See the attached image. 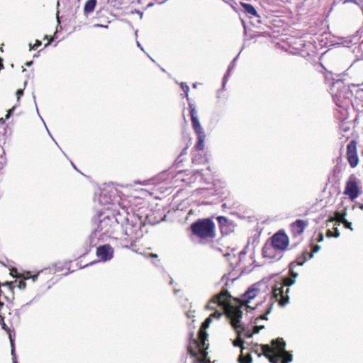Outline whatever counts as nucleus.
Returning <instances> with one entry per match:
<instances>
[{"label":"nucleus","instance_id":"obj_1","mask_svg":"<svg viewBox=\"0 0 363 363\" xmlns=\"http://www.w3.org/2000/svg\"><path fill=\"white\" fill-rule=\"evenodd\" d=\"M127 216H128V213L125 208L100 213L96 228L90 236L91 242L96 245L95 239L104 240L107 238L112 237L121 223L127 219Z\"/></svg>","mask_w":363,"mask_h":363},{"label":"nucleus","instance_id":"obj_2","mask_svg":"<svg viewBox=\"0 0 363 363\" xmlns=\"http://www.w3.org/2000/svg\"><path fill=\"white\" fill-rule=\"evenodd\" d=\"M221 315L222 313L219 311H216L214 313L210 315L202 324L201 328L199 330V340H196L195 339L192 340V343L195 346V348H193L192 346H189L188 348L189 352L192 357H196L199 354L200 355V357L198 358V360L200 363L210 362V360L207 358L208 352H206V350L208 346H206V341L208 339V334L205 330L209 327L213 318L218 319Z\"/></svg>","mask_w":363,"mask_h":363},{"label":"nucleus","instance_id":"obj_3","mask_svg":"<svg viewBox=\"0 0 363 363\" xmlns=\"http://www.w3.org/2000/svg\"><path fill=\"white\" fill-rule=\"evenodd\" d=\"M123 229V234L120 238L119 246L130 248L143 237L142 225L133 215L127 216V219L120 224Z\"/></svg>","mask_w":363,"mask_h":363},{"label":"nucleus","instance_id":"obj_4","mask_svg":"<svg viewBox=\"0 0 363 363\" xmlns=\"http://www.w3.org/2000/svg\"><path fill=\"white\" fill-rule=\"evenodd\" d=\"M228 294L227 292H223L219 295L214 296L207 304L206 308L208 310H215L216 307L225 308L227 316L230 319L232 326L238 331L241 328L240 320L242 317V311L240 306L234 307L233 306H226Z\"/></svg>","mask_w":363,"mask_h":363},{"label":"nucleus","instance_id":"obj_5","mask_svg":"<svg viewBox=\"0 0 363 363\" xmlns=\"http://www.w3.org/2000/svg\"><path fill=\"white\" fill-rule=\"evenodd\" d=\"M191 228L194 235L201 238H213L214 223L209 219L199 220L191 224Z\"/></svg>","mask_w":363,"mask_h":363},{"label":"nucleus","instance_id":"obj_6","mask_svg":"<svg viewBox=\"0 0 363 363\" xmlns=\"http://www.w3.org/2000/svg\"><path fill=\"white\" fill-rule=\"evenodd\" d=\"M296 280L294 278H286L283 281V284L280 286H277L273 289L274 297L276 298L281 306H286L289 301V296L288 295L289 289L287 288L284 291V288L285 286H290L294 284Z\"/></svg>","mask_w":363,"mask_h":363},{"label":"nucleus","instance_id":"obj_7","mask_svg":"<svg viewBox=\"0 0 363 363\" xmlns=\"http://www.w3.org/2000/svg\"><path fill=\"white\" fill-rule=\"evenodd\" d=\"M271 245L277 251L284 252L289 246V238L284 233H277L272 237Z\"/></svg>","mask_w":363,"mask_h":363},{"label":"nucleus","instance_id":"obj_8","mask_svg":"<svg viewBox=\"0 0 363 363\" xmlns=\"http://www.w3.org/2000/svg\"><path fill=\"white\" fill-rule=\"evenodd\" d=\"M347 159L352 168L356 167L359 164L357 142L352 140L347 146Z\"/></svg>","mask_w":363,"mask_h":363},{"label":"nucleus","instance_id":"obj_9","mask_svg":"<svg viewBox=\"0 0 363 363\" xmlns=\"http://www.w3.org/2000/svg\"><path fill=\"white\" fill-rule=\"evenodd\" d=\"M113 247L110 245L106 244L98 247L96 255L101 261L106 262L113 258Z\"/></svg>","mask_w":363,"mask_h":363},{"label":"nucleus","instance_id":"obj_10","mask_svg":"<svg viewBox=\"0 0 363 363\" xmlns=\"http://www.w3.org/2000/svg\"><path fill=\"white\" fill-rule=\"evenodd\" d=\"M344 194L348 196L352 201L358 197L359 186L354 178H350L346 183Z\"/></svg>","mask_w":363,"mask_h":363},{"label":"nucleus","instance_id":"obj_11","mask_svg":"<svg viewBox=\"0 0 363 363\" xmlns=\"http://www.w3.org/2000/svg\"><path fill=\"white\" fill-rule=\"evenodd\" d=\"M259 292V289L254 286L249 288L248 290L241 296V305L251 308V306H249V303H250L251 300L257 296Z\"/></svg>","mask_w":363,"mask_h":363},{"label":"nucleus","instance_id":"obj_12","mask_svg":"<svg viewBox=\"0 0 363 363\" xmlns=\"http://www.w3.org/2000/svg\"><path fill=\"white\" fill-rule=\"evenodd\" d=\"M308 225V222L303 220H296L294 223L291 224V230L293 234L295 236L301 235L306 226Z\"/></svg>","mask_w":363,"mask_h":363},{"label":"nucleus","instance_id":"obj_13","mask_svg":"<svg viewBox=\"0 0 363 363\" xmlns=\"http://www.w3.org/2000/svg\"><path fill=\"white\" fill-rule=\"evenodd\" d=\"M197 135L198 142L196 145V147L199 150H203L204 149V144L206 140V134L203 128H199L194 129Z\"/></svg>","mask_w":363,"mask_h":363},{"label":"nucleus","instance_id":"obj_14","mask_svg":"<svg viewBox=\"0 0 363 363\" xmlns=\"http://www.w3.org/2000/svg\"><path fill=\"white\" fill-rule=\"evenodd\" d=\"M276 249L269 243H267L262 248V255L264 257L274 259L276 257Z\"/></svg>","mask_w":363,"mask_h":363},{"label":"nucleus","instance_id":"obj_15","mask_svg":"<svg viewBox=\"0 0 363 363\" xmlns=\"http://www.w3.org/2000/svg\"><path fill=\"white\" fill-rule=\"evenodd\" d=\"M190 114L192 122V127L194 129L201 128V125L199 122V118L196 114V108L193 106V105L190 104Z\"/></svg>","mask_w":363,"mask_h":363},{"label":"nucleus","instance_id":"obj_16","mask_svg":"<svg viewBox=\"0 0 363 363\" xmlns=\"http://www.w3.org/2000/svg\"><path fill=\"white\" fill-rule=\"evenodd\" d=\"M241 6L244 8L245 12L250 16L259 17L255 6L250 4L241 3Z\"/></svg>","mask_w":363,"mask_h":363},{"label":"nucleus","instance_id":"obj_17","mask_svg":"<svg viewBox=\"0 0 363 363\" xmlns=\"http://www.w3.org/2000/svg\"><path fill=\"white\" fill-rule=\"evenodd\" d=\"M272 345L277 350L279 354H282L285 350L286 344L282 339L272 340Z\"/></svg>","mask_w":363,"mask_h":363},{"label":"nucleus","instance_id":"obj_18","mask_svg":"<svg viewBox=\"0 0 363 363\" xmlns=\"http://www.w3.org/2000/svg\"><path fill=\"white\" fill-rule=\"evenodd\" d=\"M96 6V0H87L84 4V12L85 14L91 13L94 11Z\"/></svg>","mask_w":363,"mask_h":363},{"label":"nucleus","instance_id":"obj_19","mask_svg":"<svg viewBox=\"0 0 363 363\" xmlns=\"http://www.w3.org/2000/svg\"><path fill=\"white\" fill-rule=\"evenodd\" d=\"M272 310V303H271L269 305V308H267V311H266V313L264 314L261 315L260 316H259L258 318H257L255 319V323L256 324H258L261 320H267V315L271 313Z\"/></svg>","mask_w":363,"mask_h":363},{"label":"nucleus","instance_id":"obj_20","mask_svg":"<svg viewBox=\"0 0 363 363\" xmlns=\"http://www.w3.org/2000/svg\"><path fill=\"white\" fill-rule=\"evenodd\" d=\"M238 57V55H237L234 59L233 60L230 62L229 67H228V72H227V74L224 76L223 77V86L226 83V81H227V77H228V75L230 74V72L231 69H233L234 68V66H235V63L237 60Z\"/></svg>","mask_w":363,"mask_h":363},{"label":"nucleus","instance_id":"obj_21","mask_svg":"<svg viewBox=\"0 0 363 363\" xmlns=\"http://www.w3.org/2000/svg\"><path fill=\"white\" fill-rule=\"evenodd\" d=\"M281 354H282L281 357H283V359H283L284 363H289L293 361V356L289 352L284 351Z\"/></svg>","mask_w":363,"mask_h":363},{"label":"nucleus","instance_id":"obj_22","mask_svg":"<svg viewBox=\"0 0 363 363\" xmlns=\"http://www.w3.org/2000/svg\"><path fill=\"white\" fill-rule=\"evenodd\" d=\"M262 350L263 354L265 357H269V354L274 352V348H271L267 345H262Z\"/></svg>","mask_w":363,"mask_h":363},{"label":"nucleus","instance_id":"obj_23","mask_svg":"<svg viewBox=\"0 0 363 363\" xmlns=\"http://www.w3.org/2000/svg\"><path fill=\"white\" fill-rule=\"evenodd\" d=\"M346 216V211H344L343 213L336 212L335 213V218L337 221L343 223V220L345 219Z\"/></svg>","mask_w":363,"mask_h":363},{"label":"nucleus","instance_id":"obj_24","mask_svg":"<svg viewBox=\"0 0 363 363\" xmlns=\"http://www.w3.org/2000/svg\"><path fill=\"white\" fill-rule=\"evenodd\" d=\"M238 361L240 363H252V359L251 356L247 355L246 357L240 356Z\"/></svg>","mask_w":363,"mask_h":363},{"label":"nucleus","instance_id":"obj_25","mask_svg":"<svg viewBox=\"0 0 363 363\" xmlns=\"http://www.w3.org/2000/svg\"><path fill=\"white\" fill-rule=\"evenodd\" d=\"M353 3L359 6L363 11V0H345L344 4Z\"/></svg>","mask_w":363,"mask_h":363},{"label":"nucleus","instance_id":"obj_26","mask_svg":"<svg viewBox=\"0 0 363 363\" xmlns=\"http://www.w3.org/2000/svg\"><path fill=\"white\" fill-rule=\"evenodd\" d=\"M281 357H282L281 354L277 353V354H275L274 356L269 355V357H267L269 359V360L271 363H277L279 359L281 358Z\"/></svg>","mask_w":363,"mask_h":363},{"label":"nucleus","instance_id":"obj_27","mask_svg":"<svg viewBox=\"0 0 363 363\" xmlns=\"http://www.w3.org/2000/svg\"><path fill=\"white\" fill-rule=\"evenodd\" d=\"M180 86L182 89L184 91L186 99H189V86L184 82H182Z\"/></svg>","mask_w":363,"mask_h":363},{"label":"nucleus","instance_id":"obj_28","mask_svg":"<svg viewBox=\"0 0 363 363\" xmlns=\"http://www.w3.org/2000/svg\"><path fill=\"white\" fill-rule=\"evenodd\" d=\"M10 341H11V355L13 356V363H17L15 349H14V343L11 337H10Z\"/></svg>","mask_w":363,"mask_h":363},{"label":"nucleus","instance_id":"obj_29","mask_svg":"<svg viewBox=\"0 0 363 363\" xmlns=\"http://www.w3.org/2000/svg\"><path fill=\"white\" fill-rule=\"evenodd\" d=\"M243 343L244 341L240 338H238V340L233 341V345L235 347H241L242 350L244 349V347H242Z\"/></svg>","mask_w":363,"mask_h":363},{"label":"nucleus","instance_id":"obj_30","mask_svg":"<svg viewBox=\"0 0 363 363\" xmlns=\"http://www.w3.org/2000/svg\"><path fill=\"white\" fill-rule=\"evenodd\" d=\"M292 265H293V263H291L290 264V274L291 276V278H294V279L296 280V278L298 277V273L297 272H295L293 269H292Z\"/></svg>","mask_w":363,"mask_h":363},{"label":"nucleus","instance_id":"obj_31","mask_svg":"<svg viewBox=\"0 0 363 363\" xmlns=\"http://www.w3.org/2000/svg\"><path fill=\"white\" fill-rule=\"evenodd\" d=\"M186 152H187V148H184V149L182 150V152H181V154L179 155V156L177 158V160H176V162H177V163H180V162H182V160H180V158H181V157H182V156H183V155H186Z\"/></svg>","mask_w":363,"mask_h":363},{"label":"nucleus","instance_id":"obj_32","mask_svg":"<svg viewBox=\"0 0 363 363\" xmlns=\"http://www.w3.org/2000/svg\"><path fill=\"white\" fill-rule=\"evenodd\" d=\"M306 255H307V252H305L303 253V260H298V261H297V265H298V266H302V265H303V264H304V263H305V262H306V261L307 260V259H306Z\"/></svg>","mask_w":363,"mask_h":363},{"label":"nucleus","instance_id":"obj_33","mask_svg":"<svg viewBox=\"0 0 363 363\" xmlns=\"http://www.w3.org/2000/svg\"><path fill=\"white\" fill-rule=\"evenodd\" d=\"M320 247L319 245H315L313 247L312 252L310 254V258H313L314 253L318 252L320 250Z\"/></svg>","mask_w":363,"mask_h":363},{"label":"nucleus","instance_id":"obj_34","mask_svg":"<svg viewBox=\"0 0 363 363\" xmlns=\"http://www.w3.org/2000/svg\"><path fill=\"white\" fill-rule=\"evenodd\" d=\"M42 44L41 41L39 40H37L35 41V43L32 46L31 44H30V49H33V50H35L37 49L39 46H40Z\"/></svg>","mask_w":363,"mask_h":363},{"label":"nucleus","instance_id":"obj_35","mask_svg":"<svg viewBox=\"0 0 363 363\" xmlns=\"http://www.w3.org/2000/svg\"><path fill=\"white\" fill-rule=\"evenodd\" d=\"M105 197H106V196L104 194H101L100 196H99V201H100V202L104 203H108L109 200H110V198H108L107 199H105V201H104V199H105Z\"/></svg>","mask_w":363,"mask_h":363},{"label":"nucleus","instance_id":"obj_36","mask_svg":"<svg viewBox=\"0 0 363 363\" xmlns=\"http://www.w3.org/2000/svg\"><path fill=\"white\" fill-rule=\"evenodd\" d=\"M264 328V325H255L254 327L253 333H258L260 331V330L263 329Z\"/></svg>","mask_w":363,"mask_h":363},{"label":"nucleus","instance_id":"obj_37","mask_svg":"<svg viewBox=\"0 0 363 363\" xmlns=\"http://www.w3.org/2000/svg\"><path fill=\"white\" fill-rule=\"evenodd\" d=\"M343 224L345 225V228L350 229L351 230H353L352 227V223L347 220H343Z\"/></svg>","mask_w":363,"mask_h":363},{"label":"nucleus","instance_id":"obj_38","mask_svg":"<svg viewBox=\"0 0 363 363\" xmlns=\"http://www.w3.org/2000/svg\"><path fill=\"white\" fill-rule=\"evenodd\" d=\"M218 220L220 224H223L228 221L227 218L224 216H219L218 218Z\"/></svg>","mask_w":363,"mask_h":363},{"label":"nucleus","instance_id":"obj_39","mask_svg":"<svg viewBox=\"0 0 363 363\" xmlns=\"http://www.w3.org/2000/svg\"><path fill=\"white\" fill-rule=\"evenodd\" d=\"M23 89H19L17 90L16 95H17V100L18 101L20 99V97L23 95Z\"/></svg>","mask_w":363,"mask_h":363},{"label":"nucleus","instance_id":"obj_40","mask_svg":"<svg viewBox=\"0 0 363 363\" xmlns=\"http://www.w3.org/2000/svg\"><path fill=\"white\" fill-rule=\"evenodd\" d=\"M15 107L13 106L12 108L9 110L7 114L6 115L5 119H9L11 115V113L13 111Z\"/></svg>","mask_w":363,"mask_h":363},{"label":"nucleus","instance_id":"obj_41","mask_svg":"<svg viewBox=\"0 0 363 363\" xmlns=\"http://www.w3.org/2000/svg\"><path fill=\"white\" fill-rule=\"evenodd\" d=\"M26 287V283L24 281H21L19 283V288L24 289Z\"/></svg>","mask_w":363,"mask_h":363},{"label":"nucleus","instance_id":"obj_42","mask_svg":"<svg viewBox=\"0 0 363 363\" xmlns=\"http://www.w3.org/2000/svg\"><path fill=\"white\" fill-rule=\"evenodd\" d=\"M340 232L338 231V230L336 229L335 233L333 236L335 238H338L340 236Z\"/></svg>","mask_w":363,"mask_h":363},{"label":"nucleus","instance_id":"obj_43","mask_svg":"<svg viewBox=\"0 0 363 363\" xmlns=\"http://www.w3.org/2000/svg\"><path fill=\"white\" fill-rule=\"evenodd\" d=\"M136 43H137V46H138V48H139L142 51H144V49H143V48L141 46L140 43L138 41H137V42H136Z\"/></svg>","mask_w":363,"mask_h":363},{"label":"nucleus","instance_id":"obj_44","mask_svg":"<svg viewBox=\"0 0 363 363\" xmlns=\"http://www.w3.org/2000/svg\"><path fill=\"white\" fill-rule=\"evenodd\" d=\"M38 274L31 277V279H32L33 281H36V279L38 278Z\"/></svg>","mask_w":363,"mask_h":363},{"label":"nucleus","instance_id":"obj_45","mask_svg":"<svg viewBox=\"0 0 363 363\" xmlns=\"http://www.w3.org/2000/svg\"><path fill=\"white\" fill-rule=\"evenodd\" d=\"M95 26H96V27H104V28H107V26H103V25H101V24H96V25H95Z\"/></svg>","mask_w":363,"mask_h":363},{"label":"nucleus","instance_id":"obj_46","mask_svg":"<svg viewBox=\"0 0 363 363\" xmlns=\"http://www.w3.org/2000/svg\"><path fill=\"white\" fill-rule=\"evenodd\" d=\"M4 123H5V119H4V118H0V123H1V124H4Z\"/></svg>","mask_w":363,"mask_h":363},{"label":"nucleus","instance_id":"obj_47","mask_svg":"<svg viewBox=\"0 0 363 363\" xmlns=\"http://www.w3.org/2000/svg\"><path fill=\"white\" fill-rule=\"evenodd\" d=\"M2 328L6 330H7V327L4 323L2 324Z\"/></svg>","mask_w":363,"mask_h":363},{"label":"nucleus","instance_id":"obj_48","mask_svg":"<svg viewBox=\"0 0 363 363\" xmlns=\"http://www.w3.org/2000/svg\"><path fill=\"white\" fill-rule=\"evenodd\" d=\"M328 236H329V237L333 236L332 233H331V231H330V230H329V231H328Z\"/></svg>","mask_w":363,"mask_h":363},{"label":"nucleus","instance_id":"obj_49","mask_svg":"<svg viewBox=\"0 0 363 363\" xmlns=\"http://www.w3.org/2000/svg\"><path fill=\"white\" fill-rule=\"evenodd\" d=\"M31 64H32V62H27V64H26V65H27L28 66H29V65H30Z\"/></svg>","mask_w":363,"mask_h":363},{"label":"nucleus","instance_id":"obj_50","mask_svg":"<svg viewBox=\"0 0 363 363\" xmlns=\"http://www.w3.org/2000/svg\"><path fill=\"white\" fill-rule=\"evenodd\" d=\"M135 35L137 36L138 35V30H135Z\"/></svg>","mask_w":363,"mask_h":363},{"label":"nucleus","instance_id":"obj_51","mask_svg":"<svg viewBox=\"0 0 363 363\" xmlns=\"http://www.w3.org/2000/svg\"><path fill=\"white\" fill-rule=\"evenodd\" d=\"M50 44V42H48L47 44H45V47H47L48 45H49Z\"/></svg>","mask_w":363,"mask_h":363},{"label":"nucleus","instance_id":"obj_52","mask_svg":"<svg viewBox=\"0 0 363 363\" xmlns=\"http://www.w3.org/2000/svg\"><path fill=\"white\" fill-rule=\"evenodd\" d=\"M193 87H194V88H196V84H193Z\"/></svg>","mask_w":363,"mask_h":363},{"label":"nucleus","instance_id":"obj_53","mask_svg":"<svg viewBox=\"0 0 363 363\" xmlns=\"http://www.w3.org/2000/svg\"><path fill=\"white\" fill-rule=\"evenodd\" d=\"M47 131H48V134L50 135V132L49 129L47 128Z\"/></svg>","mask_w":363,"mask_h":363},{"label":"nucleus","instance_id":"obj_54","mask_svg":"<svg viewBox=\"0 0 363 363\" xmlns=\"http://www.w3.org/2000/svg\"><path fill=\"white\" fill-rule=\"evenodd\" d=\"M47 131H48V134L50 135V132L49 129L47 128Z\"/></svg>","mask_w":363,"mask_h":363},{"label":"nucleus","instance_id":"obj_55","mask_svg":"<svg viewBox=\"0 0 363 363\" xmlns=\"http://www.w3.org/2000/svg\"><path fill=\"white\" fill-rule=\"evenodd\" d=\"M47 131H48V134L50 135V132L49 129L47 128Z\"/></svg>","mask_w":363,"mask_h":363},{"label":"nucleus","instance_id":"obj_56","mask_svg":"<svg viewBox=\"0 0 363 363\" xmlns=\"http://www.w3.org/2000/svg\"><path fill=\"white\" fill-rule=\"evenodd\" d=\"M321 240H323V236H321V238H319V241H321Z\"/></svg>","mask_w":363,"mask_h":363},{"label":"nucleus","instance_id":"obj_57","mask_svg":"<svg viewBox=\"0 0 363 363\" xmlns=\"http://www.w3.org/2000/svg\"><path fill=\"white\" fill-rule=\"evenodd\" d=\"M152 256L153 257H157V255H152Z\"/></svg>","mask_w":363,"mask_h":363},{"label":"nucleus","instance_id":"obj_58","mask_svg":"<svg viewBox=\"0 0 363 363\" xmlns=\"http://www.w3.org/2000/svg\"><path fill=\"white\" fill-rule=\"evenodd\" d=\"M360 208H362V209L363 208V205L360 206Z\"/></svg>","mask_w":363,"mask_h":363},{"label":"nucleus","instance_id":"obj_59","mask_svg":"<svg viewBox=\"0 0 363 363\" xmlns=\"http://www.w3.org/2000/svg\"><path fill=\"white\" fill-rule=\"evenodd\" d=\"M0 66H2V65L0 63Z\"/></svg>","mask_w":363,"mask_h":363},{"label":"nucleus","instance_id":"obj_60","mask_svg":"<svg viewBox=\"0 0 363 363\" xmlns=\"http://www.w3.org/2000/svg\"><path fill=\"white\" fill-rule=\"evenodd\" d=\"M362 91H363V89H362Z\"/></svg>","mask_w":363,"mask_h":363}]
</instances>
